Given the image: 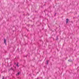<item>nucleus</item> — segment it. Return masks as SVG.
<instances>
[{"instance_id":"1","label":"nucleus","mask_w":79,"mask_h":79,"mask_svg":"<svg viewBox=\"0 0 79 79\" xmlns=\"http://www.w3.org/2000/svg\"><path fill=\"white\" fill-rule=\"evenodd\" d=\"M20 74V73H19V72L17 74H16V76H19Z\"/></svg>"},{"instance_id":"2","label":"nucleus","mask_w":79,"mask_h":79,"mask_svg":"<svg viewBox=\"0 0 79 79\" xmlns=\"http://www.w3.org/2000/svg\"><path fill=\"white\" fill-rule=\"evenodd\" d=\"M68 21H69V20H68V19H66V23L67 24L68 23Z\"/></svg>"},{"instance_id":"3","label":"nucleus","mask_w":79,"mask_h":79,"mask_svg":"<svg viewBox=\"0 0 79 79\" xmlns=\"http://www.w3.org/2000/svg\"><path fill=\"white\" fill-rule=\"evenodd\" d=\"M6 40L4 39V43H5V44H6Z\"/></svg>"},{"instance_id":"4","label":"nucleus","mask_w":79,"mask_h":79,"mask_svg":"<svg viewBox=\"0 0 79 79\" xmlns=\"http://www.w3.org/2000/svg\"><path fill=\"white\" fill-rule=\"evenodd\" d=\"M48 61H49V60H47V64H48Z\"/></svg>"},{"instance_id":"5","label":"nucleus","mask_w":79,"mask_h":79,"mask_svg":"<svg viewBox=\"0 0 79 79\" xmlns=\"http://www.w3.org/2000/svg\"><path fill=\"white\" fill-rule=\"evenodd\" d=\"M17 66H18V67H19V65H18V63H17V64H16Z\"/></svg>"},{"instance_id":"6","label":"nucleus","mask_w":79,"mask_h":79,"mask_svg":"<svg viewBox=\"0 0 79 79\" xmlns=\"http://www.w3.org/2000/svg\"><path fill=\"white\" fill-rule=\"evenodd\" d=\"M10 70H13V69L12 68H11L10 69Z\"/></svg>"},{"instance_id":"7","label":"nucleus","mask_w":79,"mask_h":79,"mask_svg":"<svg viewBox=\"0 0 79 79\" xmlns=\"http://www.w3.org/2000/svg\"><path fill=\"white\" fill-rule=\"evenodd\" d=\"M5 79L4 77H3V79Z\"/></svg>"},{"instance_id":"8","label":"nucleus","mask_w":79,"mask_h":79,"mask_svg":"<svg viewBox=\"0 0 79 79\" xmlns=\"http://www.w3.org/2000/svg\"><path fill=\"white\" fill-rule=\"evenodd\" d=\"M26 57H27V56H26Z\"/></svg>"}]
</instances>
